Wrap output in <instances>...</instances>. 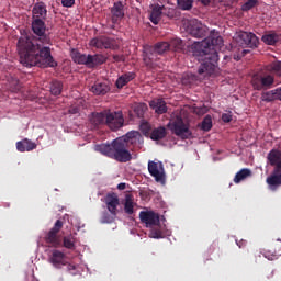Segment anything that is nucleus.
I'll return each instance as SVG.
<instances>
[{
  "mask_svg": "<svg viewBox=\"0 0 281 281\" xmlns=\"http://www.w3.org/2000/svg\"><path fill=\"white\" fill-rule=\"evenodd\" d=\"M64 247L66 249H76V238H74V235L64 237Z\"/></svg>",
  "mask_w": 281,
  "mask_h": 281,
  "instance_id": "obj_33",
  "label": "nucleus"
},
{
  "mask_svg": "<svg viewBox=\"0 0 281 281\" xmlns=\"http://www.w3.org/2000/svg\"><path fill=\"white\" fill-rule=\"evenodd\" d=\"M135 209V202L133 201V195H125V202H124V211L125 214H133Z\"/></svg>",
  "mask_w": 281,
  "mask_h": 281,
  "instance_id": "obj_29",
  "label": "nucleus"
},
{
  "mask_svg": "<svg viewBox=\"0 0 281 281\" xmlns=\"http://www.w3.org/2000/svg\"><path fill=\"white\" fill-rule=\"evenodd\" d=\"M104 63H106V57H104V55H89L88 67H98V65H102Z\"/></svg>",
  "mask_w": 281,
  "mask_h": 281,
  "instance_id": "obj_28",
  "label": "nucleus"
},
{
  "mask_svg": "<svg viewBox=\"0 0 281 281\" xmlns=\"http://www.w3.org/2000/svg\"><path fill=\"white\" fill-rule=\"evenodd\" d=\"M67 269H68V271H76V266L69 263V265L67 266Z\"/></svg>",
  "mask_w": 281,
  "mask_h": 281,
  "instance_id": "obj_48",
  "label": "nucleus"
},
{
  "mask_svg": "<svg viewBox=\"0 0 281 281\" xmlns=\"http://www.w3.org/2000/svg\"><path fill=\"white\" fill-rule=\"evenodd\" d=\"M148 108L146 106V104H139L136 108V111H140V115L144 113V111H146Z\"/></svg>",
  "mask_w": 281,
  "mask_h": 281,
  "instance_id": "obj_46",
  "label": "nucleus"
},
{
  "mask_svg": "<svg viewBox=\"0 0 281 281\" xmlns=\"http://www.w3.org/2000/svg\"><path fill=\"white\" fill-rule=\"evenodd\" d=\"M173 49L175 52H179V49H183V41L181 38H172L169 44V48Z\"/></svg>",
  "mask_w": 281,
  "mask_h": 281,
  "instance_id": "obj_34",
  "label": "nucleus"
},
{
  "mask_svg": "<svg viewBox=\"0 0 281 281\" xmlns=\"http://www.w3.org/2000/svg\"><path fill=\"white\" fill-rule=\"evenodd\" d=\"M90 47H95V49H117V44L114 40L106 36L94 37L89 43Z\"/></svg>",
  "mask_w": 281,
  "mask_h": 281,
  "instance_id": "obj_9",
  "label": "nucleus"
},
{
  "mask_svg": "<svg viewBox=\"0 0 281 281\" xmlns=\"http://www.w3.org/2000/svg\"><path fill=\"white\" fill-rule=\"evenodd\" d=\"M134 79H135V72H126L124 75H121L116 79L117 89H122L123 87H126V85H128V82H131V80H134Z\"/></svg>",
  "mask_w": 281,
  "mask_h": 281,
  "instance_id": "obj_26",
  "label": "nucleus"
},
{
  "mask_svg": "<svg viewBox=\"0 0 281 281\" xmlns=\"http://www.w3.org/2000/svg\"><path fill=\"white\" fill-rule=\"evenodd\" d=\"M169 131L180 137V139H190L192 137V131H190V124L183 122V117L179 112H175L171 115L169 123L167 124Z\"/></svg>",
  "mask_w": 281,
  "mask_h": 281,
  "instance_id": "obj_4",
  "label": "nucleus"
},
{
  "mask_svg": "<svg viewBox=\"0 0 281 281\" xmlns=\"http://www.w3.org/2000/svg\"><path fill=\"white\" fill-rule=\"evenodd\" d=\"M149 238H164V232H161V229L153 228L149 233Z\"/></svg>",
  "mask_w": 281,
  "mask_h": 281,
  "instance_id": "obj_39",
  "label": "nucleus"
},
{
  "mask_svg": "<svg viewBox=\"0 0 281 281\" xmlns=\"http://www.w3.org/2000/svg\"><path fill=\"white\" fill-rule=\"evenodd\" d=\"M117 189L119 190H126V183H119Z\"/></svg>",
  "mask_w": 281,
  "mask_h": 281,
  "instance_id": "obj_47",
  "label": "nucleus"
},
{
  "mask_svg": "<svg viewBox=\"0 0 281 281\" xmlns=\"http://www.w3.org/2000/svg\"><path fill=\"white\" fill-rule=\"evenodd\" d=\"M108 110L103 112H94L90 116V122L93 126H100V124H106Z\"/></svg>",
  "mask_w": 281,
  "mask_h": 281,
  "instance_id": "obj_24",
  "label": "nucleus"
},
{
  "mask_svg": "<svg viewBox=\"0 0 281 281\" xmlns=\"http://www.w3.org/2000/svg\"><path fill=\"white\" fill-rule=\"evenodd\" d=\"M110 90L111 88L109 87V85L102 82H97L90 88L91 93H93L94 95H106Z\"/></svg>",
  "mask_w": 281,
  "mask_h": 281,
  "instance_id": "obj_23",
  "label": "nucleus"
},
{
  "mask_svg": "<svg viewBox=\"0 0 281 281\" xmlns=\"http://www.w3.org/2000/svg\"><path fill=\"white\" fill-rule=\"evenodd\" d=\"M60 229H63V221L57 220L54 227L46 236V243L50 245V247H60V237L58 236V232H60Z\"/></svg>",
  "mask_w": 281,
  "mask_h": 281,
  "instance_id": "obj_12",
  "label": "nucleus"
},
{
  "mask_svg": "<svg viewBox=\"0 0 281 281\" xmlns=\"http://www.w3.org/2000/svg\"><path fill=\"white\" fill-rule=\"evenodd\" d=\"M48 262L55 267V269H63L67 265V257L60 250H53L48 258Z\"/></svg>",
  "mask_w": 281,
  "mask_h": 281,
  "instance_id": "obj_15",
  "label": "nucleus"
},
{
  "mask_svg": "<svg viewBox=\"0 0 281 281\" xmlns=\"http://www.w3.org/2000/svg\"><path fill=\"white\" fill-rule=\"evenodd\" d=\"M20 63L24 67H56L48 46L38 44V40L22 34L18 41Z\"/></svg>",
  "mask_w": 281,
  "mask_h": 281,
  "instance_id": "obj_2",
  "label": "nucleus"
},
{
  "mask_svg": "<svg viewBox=\"0 0 281 281\" xmlns=\"http://www.w3.org/2000/svg\"><path fill=\"white\" fill-rule=\"evenodd\" d=\"M268 161L271 166H276L273 173L267 178V183L270 189L276 190L278 186H281V153L272 149L268 155Z\"/></svg>",
  "mask_w": 281,
  "mask_h": 281,
  "instance_id": "obj_5",
  "label": "nucleus"
},
{
  "mask_svg": "<svg viewBox=\"0 0 281 281\" xmlns=\"http://www.w3.org/2000/svg\"><path fill=\"white\" fill-rule=\"evenodd\" d=\"M274 78L271 75H255L251 79V85L257 91H262V89H269L273 85Z\"/></svg>",
  "mask_w": 281,
  "mask_h": 281,
  "instance_id": "obj_10",
  "label": "nucleus"
},
{
  "mask_svg": "<svg viewBox=\"0 0 281 281\" xmlns=\"http://www.w3.org/2000/svg\"><path fill=\"white\" fill-rule=\"evenodd\" d=\"M194 0H178V7L180 10H192Z\"/></svg>",
  "mask_w": 281,
  "mask_h": 281,
  "instance_id": "obj_35",
  "label": "nucleus"
},
{
  "mask_svg": "<svg viewBox=\"0 0 281 281\" xmlns=\"http://www.w3.org/2000/svg\"><path fill=\"white\" fill-rule=\"evenodd\" d=\"M114 60H122V57H120V56H114Z\"/></svg>",
  "mask_w": 281,
  "mask_h": 281,
  "instance_id": "obj_52",
  "label": "nucleus"
},
{
  "mask_svg": "<svg viewBox=\"0 0 281 281\" xmlns=\"http://www.w3.org/2000/svg\"><path fill=\"white\" fill-rule=\"evenodd\" d=\"M235 60H240V58L239 57H235Z\"/></svg>",
  "mask_w": 281,
  "mask_h": 281,
  "instance_id": "obj_54",
  "label": "nucleus"
},
{
  "mask_svg": "<svg viewBox=\"0 0 281 281\" xmlns=\"http://www.w3.org/2000/svg\"><path fill=\"white\" fill-rule=\"evenodd\" d=\"M112 21L113 23H117L121 19H124V4L120 1L115 2L111 9Z\"/></svg>",
  "mask_w": 281,
  "mask_h": 281,
  "instance_id": "obj_19",
  "label": "nucleus"
},
{
  "mask_svg": "<svg viewBox=\"0 0 281 281\" xmlns=\"http://www.w3.org/2000/svg\"><path fill=\"white\" fill-rule=\"evenodd\" d=\"M139 218L146 227H155L159 225V214L154 211H140Z\"/></svg>",
  "mask_w": 281,
  "mask_h": 281,
  "instance_id": "obj_14",
  "label": "nucleus"
},
{
  "mask_svg": "<svg viewBox=\"0 0 281 281\" xmlns=\"http://www.w3.org/2000/svg\"><path fill=\"white\" fill-rule=\"evenodd\" d=\"M248 52L249 50H247V49H243V52H241L243 56H245V54H248Z\"/></svg>",
  "mask_w": 281,
  "mask_h": 281,
  "instance_id": "obj_51",
  "label": "nucleus"
},
{
  "mask_svg": "<svg viewBox=\"0 0 281 281\" xmlns=\"http://www.w3.org/2000/svg\"><path fill=\"white\" fill-rule=\"evenodd\" d=\"M69 113L76 114V113H78V109L74 108L72 110H69Z\"/></svg>",
  "mask_w": 281,
  "mask_h": 281,
  "instance_id": "obj_50",
  "label": "nucleus"
},
{
  "mask_svg": "<svg viewBox=\"0 0 281 281\" xmlns=\"http://www.w3.org/2000/svg\"><path fill=\"white\" fill-rule=\"evenodd\" d=\"M234 40L239 47H258V36L254 33L240 31L236 33Z\"/></svg>",
  "mask_w": 281,
  "mask_h": 281,
  "instance_id": "obj_7",
  "label": "nucleus"
},
{
  "mask_svg": "<svg viewBox=\"0 0 281 281\" xmlns=\"http://www.w3.org/2000/svg\"><path fill=\"white\" fill-rule=\"evenodd\" d=\"M258 3V0H247L243 5L241 10L243 12H249L252 8H256V4Z\"/></svg>",
  "mask_w": 281,
  "mask_h": 281,
  "instance_id": "obj_36",
  "label": "nucleus"
},
{
  "mask_svg": "<svg viewBox=\"0 0 281 281\" xmlns=\"http://www.w3.org/2000/svg\"><path fill=\"white\" fill-rule=\"evenodd\" d=\"M32 30L34 34H36V36H42L43 43H49V37L45 36V32L47 30V26L45 25V20L33 19Z\"/></svg>",
  "mask_w": 281,
  "mask_h": 281,
  "instance_id": "obj_16",
  "label": "nucleus"
},
{
  "mask_svg": "<svg viewBox=\"0 0 281 281\" xmlns=\"http://www.w3.org/2000/svg\"><path fill=\"white\" fill-rule=\"evenodd\" d=\"M115 216L117 215L104 213L101 218V223H113V221H115Z\"/></svg>",
  "mask_w": 281,
  "mask_h": 281,
  "instance_id": "obj_41",
  "label": "nucleus"
},
{
  "mask_svg": "<svg viewBox=\"0 0 281 281\" xmlns=\"http://www.w3.org/2000/svg\"><path fill=\"white\" fill-rule=\"evenodd\" d=\"M164 14V5L156 4L151 8L150 21L154 25H158Z\"/></svg>",
  "mask_w": 281,
  "mask_h": 281,
  "instance_id": "obj_25",
  "label": "nucleus"
},
{
  "mask_svg": "<svg viewBox=\"0 0 281 281\" xmlns=\"http://www.w3.org/2000/svg\"><path fill=\"white\" fill-rule=\"evenodd\" d=\"M16 149L19 153H30V150L36 149V143L24 138L16 143Z\"/></svg>",
  "mask_w": 281,
  "mask_h": 281,
  "instance_id": "obj_22",
  "label": "nucleus"
},
{
  "mask_svg": "<svg viewBox=\"0 0 281 281\" xmlns=\"http://www.w3.org/2000/svg\"><path fill=\"white\" fill-rule=\"evenodd\" d=\"M50 93L52 95H60V93H63V82L53 81L50 85Z\"/></svg>",
  "mask_w": 281,
  "mask_h": 281,
  "instance_id": "obj_32",
  "label": "nucleus"
},
{
  "mask_svg": "<svg viewBox=\"0 0 281 281\" xmlns=\"http://www.w3.org/2000/svg\"><path fill=\"white\" fill-rule=\"evenodd\" d=\"M164 137H166V127L164 126L153 130L150 134V139H154L156 142L159 139H164Z\"/></svg>",
  "mask_w": 281,
  "mask_h": 281,
  "instance_id": "obj_30",
  "label": "nucleus"
},
{
  "mask_svg": "<svg viewBox=\"0 0 281 281\" xmlns=\"http://www.w3.org/2000/svg\"><path fill=\"white\" fill-rule=\"evenodd\" d=\"M270 93H273V90L266 92L262 95V100H265L266 102H271L272 100H278V97L276 95V93L274 94H270Z\"/></svg>",
  "mask_w": 281,
  "mask_h": 281,
  "instance_id": "obj_42",
  "label": "nucleus"
},
{
  "mask_svg": "<svg viewBox=\"0 0 281 281\" xmlns=\"http://www.w3.org/2000/svg\"><path fill=\"white\" fill-rule=\"evenodd\" d=\"M223 47V37L213 30L211 35L201 42H194L191 46L193 56L199 61L202 60V65L198 70V74H206L207 76H214L218 71V49Z\"/></svg>",
  "mask_w": 281,
  "mask_h": 281,
  "instance_id": "obj_1",
  "label": "nucleus"
},
{
  "mask_svg": "<svg viewBox=\"0 0 281 281\" xmlns=\"http://www.w3.org/2000/svg\"><path fill=\"white\" fill-rule=\"evenodd\" d=\"M105 205L110 214L117 216V206L120 205V198L115 193H109L105 196Z\"/></svg>",
  "mask_w": 281,
  "mask_h": 281,
  "instance_id": "obj_17",
  "label": "nucleus"
},
{
  "mask_svg": "<svg viewBox=\"0 0 281 281\" xmlns=\"http://www.w3.org/2000/svg\"><path fill=\"white\" fill-rule=\"evenodd\" d=\"M33 19L45 21L47 19V8H45V3L38 2L33 8Z\"/></svg>",
  "mask_w": 281,
  "mask_h": 281,
  "instance_id": "obj_18",
  "label": "nucleus"
},
{
  "mask_svg": "<svg viewBox=\"0 0 281 281\" xmlns=\"http://www.w3.org/2000/svg\"><path fill=\"white\" fill-rule=\"evenodd\" d=\"M193 113H195V115H205V113H207V106L205 105L194 106Z\"/></svg>",
  "mask_w": 281,
  "mask_h": 281,
  "instance_id": "obj_40",
  "label": "nucleus"
},
{
  "mask_svg": "<svg viewBox=\"0 0 281 281\" xmlns=\"http://www.w3.org/2000/svg\"><path fill=\"white\" fill-rule=\"evenodd\" d=\"M166 52H170V43L168 42H159L154 48L147 46L144 48V57L143 60L147 67H153L155 65V60L157 58V54H166Z\"/></svg>",
  "mask_w": 281,
  "mask_h": 281,
  "instance_id": "obj_6",
  "label": "nucleus"
},
{
  "mask_svg": "<svg viewBox=\"0 0 281 281\" xmlns=\"http://www.w3.org/2000/svg\"><path fill=\"white\" fill-rule=\"evenodd\" d=\"M76 3V0H61V5L64 8H71Z\"/></svg>",
  "mask_w": 281,
  "mask_h": 281,
  "instance_id": "obj_44",
  "label": "nucleus"
},
{
  "mask_svg": "<svg viewBox=\"0 0 281 281\" xmlns=\"http://www.w3.org/2000/svg\"><path fill=\"white\" fill-rule=\"evenodd\" d=\"M207 26L200 23L199 20H191L189 24V33L194 38H203V36H207Z\"/></svg>",
  "mask_w": 281,
  "mask_h": 281,
  "instance_id": "obj_13",
  "label": "nucleus"
},
{
  "mask_svg": "<svg viewBox=\"0 0 281 281\" xmlns=\"http://www.w3.org/2000/svg\"><path fill=\"white\" fill-rule=\"evenodd\" d=\"M222 120L226 123L229 122L232 120V112H226L222 114Z\"/></svg>",
  "mask_w": 281,
  "mask_h": 281,
  "instance_id": "obj_45",
  "label": "nucleus"
},
{
  "mask_svg": "<svg viewBox=\"0 0 281 281\" xmlns=\"http://www.w3.org/2000/svg\"><path fill=\"white\" fill-rule=\"evenodd\" d=\"M71 58L74 63H77V65H87V67H89V55L81 54L78 50H74L71 54Z\"/></svg>",
  "mask_w": 281,
  "mask_h": 281,
  "instance_id": "obj_27",
  "label": "nucleus"
},
{
  "mask_svg": "<svg viewBox=\"0 0 281 281\" xmlns=\"http://www.w3.org/2000/svg\"><path fill=\"white\" fill-rule=\"evenodd\" d=\"M262 43L266 45H276L277 43H281V34L277 32H268L261 36Z\"/></svg>",
  "mask_w": 281,
  "mask_h": 281,
  "instance_id": "obj_21",
  "label": "nucleus"
},
{
  "mask_svg": "<svg viewBox=\"0 0 281 281\" xmlns=\"http://www.w3.org/2000/svg\"><path fill=\"white\" fill-rule=\"evenodd\" d=\"M201 128L202 131H211L212 130V117L211 116H206L202 123H201Z\"/></svg>",
  "mask_w": 281,
  "mask_h": 281,
  "instance_id": "obj_37",
  "label": "nucleus"
},
{
  "mask_svg": "<svg viewBox=\"0 0 281 281\" xmlns=\"http://www.w3.org/2000/svg\"><path fill=\"white\" fill-rule=\"evenodd\" d=\"M237 245H238V247H243V245H245V241H241V244L237 243Z\"/></svg>",
  "mask_w": 281,
  "mask_h": 281,
  "instance_id": "obj_53",
  "label": "nucleus"
},
{
  "mask_svg": "<svg viewBox=\"0 0 281 281\" xmlns=\"http://www.w3.org/2000/svg\"><path fill=\"white\" fill-rule=\"evenodd\" d=\"M202 5H210L211 0H199Z\"/></svg>",
  "mask_w": 281,
  "mask_h": 281,
  "instance_id": "obj_49",
  "label": "nucleus"
},
{
  "mask_svg": "<svg viewBox=\"0 0 281 281\" xmlns=\"http://www.w3.org/2000/svg\"><path fill=\"white\" fill-rule=\"evenodd\" d=\"M105 124L111 131L122 128V126H124V115L122 114V111L111 112L108 110Z\"/></svg>",
  "mask_w": 281,
  "mask_h": 281,
  "instance_id": "obj_8",
  "label": "nucleus"
},
{
  "mask_svg": "<svg viewBox=\"0 0 281 281\" xmlns=\"http://www.w3.org/2000/svg\"><path fill=\"white\" fill-rule=\"evenodd\" d=\"M250 175H251V170L247 168L241 169L235 175L234 182L240 183V181H245V179L249 178Z\"/></svg>",
  "mask_w": 281,
  "mask_h": 281,
  "instance_id": "obj_31",
  "label": "nucleus"
},
{
  "mask_svg": "<svg viewBox=\"0 0 281 281\" xmlns=\"http://www.w3.org/2000/svg\"><path fill=\"white\" fill-rule=\"evenodd\" d=\"M137 144L142 146L144 138L138 131H131L125 136L114 139L111 144L95 145L94 150L101 153V155H105V157L115 159L120 164H126L133 159L128 146H137Z\"/></svg>",
  "mask_w": 281,
  "mask_h": 281,
  "instance_id": "obj_3",
  "label": "nucleus"
},
{
  "mask_svg": "<svg viewBox=\"0 0 281 281\" xmlns=\"http://www.w3.org/2000/svg\"><path fill=\"white\" fill-rule=\"evenodd\" d=\"M140 131L144 133V135H148V133H150V124L147 122L142 123Z\"/></svg>",
  "mask_w": 281,
  "mask_h": 281,
  "instance_id": "obj_43",
  "label": "nucleus"
},
{
  "mask_svg": "<svg viewBox=\"0 0 281 281\" xmlns=\"http://www.w3.org/2000/svg\"><path fill=\"white\" fill-rule=\"evenodd\" d=\"M270 71L277 74V76H281V61H276L270 65Z\"/></svg>",
  "mask_w": 281,
  "mask_h": 281,
  "instance_id": "obj_38",
  "label": "nucleus"
},
{
  "mask_svg": "<svg viewBox=\"0 0 281 281\" xmlns=\"http://www.w3.org/2000/svg\"><path fill=\"white\" fill-rule=\"evenodd\" d=\"M148 171L158 183H164L166 179V173L164 171V162L161 161H148Z\"/></svg>",
  "mask_w": 281,
  "mask_h": 281,
  "instance_id": "obj_11",
  "label": "nucleus"
},
{
  "mask_svg": "<svg viewBox=\"0 0 281 281\" xmlns=\"http://www.w3.org/2000/svg\"><path fill=\"white\" fill-rule=\"evenodd\" d=\"M149 106L158 115H164V113L168 111V106H166V101H164V99H154L153 101L149 102Z\"/></svg>",
  "mask_w": 281,
  "mask_h": 281,
  "instance_id": "obj_20",
  "label": "nucleus"
}]
</instances>
